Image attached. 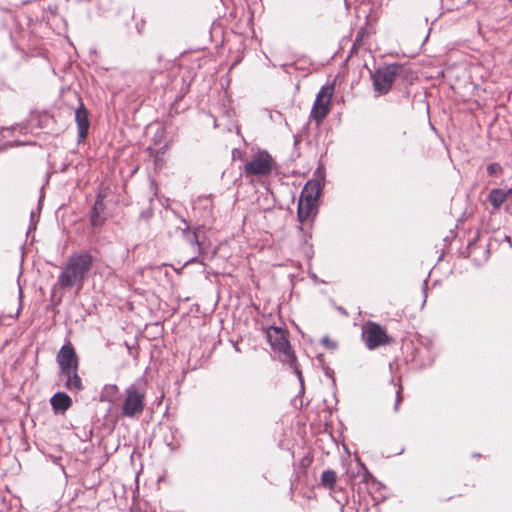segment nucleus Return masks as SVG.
Returning a JSON list of instances; mask_svg holds the SVG:
<instances>
[{"instance_id": "obj_1", "label": "nucleus", "mask_w": 512, "mask_h": 512, "mask_svg": "<svg viewBox=\"0 0 512 512\" xmlns=\"http://www.w3.org/2000/svg\"><path fill=\"white\" fill-rule=\"evenodd\" d=\"M92 266L93 257L89 252L82 251L72 254L58 276L57 285L63 289L75 286L81 288Z\"/></svg>"}, {"instance_id": "obj_2", "label": "nucleus", "mask_w": 512, "mask_h": 512, "mask_svg": "<svg viewBox=\"0 0 512 512\" xmlns=\"http://www.w3.org/2000/svg\"><path fill=\"white\" fill-rule=\"evenodd\" d=\"M267 339L274 352L278 353L280 361L289 364L294 368L295 373L301 380V371L296 367V357L291 349L284 331L278 327H271L267 331Z\"/></svg>"}, {"instance_id": "obj_3", "label": "nucleus", "mask_w": 512, "mask_h": 512, "mask_svg": "<svg viewBox=\"0 0 512 512\" xmlns=\"http://www.w3.org/2000/svg\"><path fill=\"white\" fill-rule=\"evenodd\" d=\"M145 388L139 379L125 389V398L122 406V415L132 418L140 414L145 406Z\"/></svg>"}, {"instance_id": "obj_4", "label": "nucleus", "mask_w": 512, "mask_h": 512, "mask_svg": "<svg viewBox=\"0 0 512 512\" xmlns=\"http://www.w3.org/2000/svg\"><path fill=\"white\" fill-rule=\"evenodd\" d=\"M396 74V65L380 67L372 74L373 87L377 95H384L388 93Z\"/></svg>"}, {"instance_id": "obj_5", "label": "nucleus", "mask_w": 512, "mask_h": 512, "mask_svg": "<svg viewBox=\"0 0 512 512\" xmlns=\"http://www.w3.org/2000/svg\"><path fill=\"white\" fill-rule=\"evenodd\" d=\"M274 161L267 152H260L245 164L246 176H266L271 173Z\"/></svg>"}, {"instance_id": "obj_6", "label": "nucleus", "mask_w": 512, "mask_h": 512, "mask_svg": "<svg viewBox=\"0 0 512 512\" xmlns=\"http://www.w3.org/2000/svg\"><path fill=\"white\" fill-rule=\"evenodd\" d=\"M333 90V86H324L316 95V99L310 112V117L317 123L322 122L328 114Z\"/></svg>"}, {"instance_id": "obj_7", "label": "nucleus", "mask_w": 512, "mask_h": 512, "mask_svg": "<svg viewBox=\"0 0 512 512\" xmlns=\"http://www.w3.org/2000/svg\"><path fill=\"white\" fill-rule=\"evenodd\" d=\"M362 337L366 347L370 350L388 342V336L385 330L375 323H369L363 328Z\"/></svg>"}, {"instance_id": "obj_8", "label": "nucleus", "mask_w": 512, "mask_h": 512, "mask_svg": "<svg viewBox=\"0 0 512 512\" xmlns=\"http://www.w3.org/2000/svg\"><path fill=\"white\" fill-rule=\"evenodd\" d=\"M315 175L318 177V179L308 181L305 184L300 194V199L317 203V199L321 190V181L324 180L322 169L318 168L315 172Z\"/></svg>"}, {"instance_id": "obj_9", "label": "nucleus", "mask_w": 512, "mask_h": 512, "mask_svg": "<svg viewBox=\"0 0 512 512\" xmlns=\"http://www.w3.org/2000/svg\"><path fill=\"white\" fill-rule=\"evenodd\" d=\"M57 363L60 370L79 367L78 356L71 344L63 345L57 355Z\"/></svg>"}, {"instance_id": "obj_10", "label": "nucleus", "mask_w": 512, "mask_h": 512, "mask_svg": "<svg viewBox=\"0 0 512 512\" xmlns=\"http://www.w3.org/2000/svg\"><path fill=\"white\" fill-rule=\"evenodd\" d=\"M60 376L65 378V387L70 391L83 389L82 380L78 375V367L60 370Z\"/></svg>"}, {"instance_id": "obj_11", "label": "nucleus", "mask_w": 512, "mask_h": 512, "mask_svg": "<svg viewBox=\"0 0 512 512\" xmlns=\"http://www.w3.org/2000/svg\"><path fill=\"white\" fill-rule=\"evenodd\" d=\"M75 121L78 127V137L81 141L87 137L90 126L88 111L82 102H80L79 107L75 111Z\"/></svg>"}, {"instance_id": "obj_12", "label": "nucleus", "mask_w": 512, "mask_h": 512, "mask_svg": "<svg viewBox=\"0 0 512 512\" xmlns=\"http://www.w3.org/2000/svg\"><path fill=\"white\" fill-rule=\"evenodd\" d=\"M317 203L299 199L297 215L300 222H304L315 216L317 212Z\"/></svg>"}, {"instance_id": "obj_13", "label": "nucleus", "mask_w": 512, "mask_h": 512, "mask_svg": "<svg viewBox=\"0 0 512 512\" xmlns=\"http://www.w3.org/2000/svg\"><path fill=\"white\" fill-rule=\"evenodd\" d=\"M50 403L55 412H64L71 407L72 400L66 393L57 392L51 397Z\"/></svg>"}, {"instance_id": "obj_14", "label": "nucleus", "mask_w": 512, "mask_h": 512, "mask_svg": "<svg viewBox=\"0 0 512 512\" xmlns=\"http://www.w3.org/2000/svg\"><path fill=\"white\" fill-rule=\"evenodd\" d=\"M104 202H103V198L99 195L95 201V204L93 206V209H92V213H91V224L93 226H100L103 224L104 222V217L102 216V213L104 211Z\"/></svg>"}, {"instance_id": "obj_15", "label": "nucleus", "mask_w": 512, "mask_h": 512, "mask_svg": "<svg viewBox=\"0 0 512 512\" xmlns=\"http://www.w3.org/2000/svg\"><path fill=\"white\" fill-rule=\"evenodd\" d=\"M512 189L508 191H503L501 189H493L490 191L488 195V200L494 208H499L511 195Z\"/></svg>"}, {"instance_id": "obj_16", "label": "nucleus", "mask_w": 512, "mask_h": 512, "mask_svg": "<svg viewBox=\"0 0 512 512\" xmlns=\"http://www.w3.org/2000/svg\"><path fill=\"white\" fill-rule=\"evenodd\" d=\"M119 388L115 384H107L100 392L99 400L101 402L114 403L118 397Z\"/></svg>"}, {"instance_id": "obj_17", "label": "nucleus", "mask_w": 512, "mask_h": 512, "mask_svg": "<svg viewBox=\"0 0 512 512\" xmlns=\"http://www.w3.org/2000/svg\"><path fill=\"white\" fill-rule=\"evenodd\" d=\"M321 483L323 486L332 488L336 483V473L333 470H326L321 475Z\"/></svg>"}, {"instance_id": "obj_18", "label": "nucleus", "mask_w": 512, "mask_h": 512, "mask_svg": "<svg viewBox=\"0 0 512 512\" xmlns=\"http://www.w3.org/2000/svg\"><path fill=\"white\" fill-rule=\"evenodd\" d=\"M321 343L326 349L331 350V351H335L338 347L337 342L330 339L328 336L322 337Z\"/></svg>"}, {"instance_id": "obj_19", "label": "nucleus", "mask_w": 512, "mask_h": 512, "mask_svg": "<svg viewBox=\"0 0 512 512\" xmlns=\"http://www.w3.org/2000/svg\"><path fill=\"white\" fill-rule=\"evenodd\" d=\"M487 172L490 176L496 175L502 172V167L499 163H491L487 167Z\"/></svg>"}, {"instance_id": "obj_20", "label": "nucleus", "mask_w": 512, "mask_h": 512, "mask_svg": "<svg viewBox=\"0 0 512 512\" xmlns=\"http://www.w3.org/2000/svg\"><path fill=\"white\" fill-rule=\"evenodd\" d=\"M30 219H31V223L29 225V229H28V233L32 230H35L36 229V223H37V220H38V216L35 214L34 211L31 212L30 214Z\"/></svg>"}, {"instance_id": "obj_21", "label": "nucleus", "mask_w": 512, "mask_h": 512, "mask_svg": "<svg viewBox=\"0 0 512 512\" xmlns=\"http://www.w3.org/2000/svg\"><path fill=\"white\" fill-rule=\"evenodd\" d=\"M188 240L190 241V243L193 245V246H196L197 247V252L198 253H201V248L199 246V241H198V236L196 234V232L193 233V235L189 238Z\"/></svg>"}, {"instance_id": "obj_22", "label": "nucleus", "mask_w": 512, "mask_h": 512, "mask_svg": "<svg viewBox=\"0 0 512 512\" xmlns=\"http://www.w3.org/2000/svg\"><path fill=\"white\" fill-rule=\"evenodd\" d=\"M401 387L399 386L397 391H396V401H395V406H394V410L397 411L398 410V406H399V403L401 401Z\"/></svg>"}, {"instance_id": "obj_23", "label": "nucleus", "mask_w": 512, "mask_h": 512, "mask_svg": "<svg viewBox=\"0 0 512 512\" xmlns=\"http://www.w3.org/2000/svg\"><path fill=\"white\" fill-rule=\"evenodd\" d=\"M194 262H196V258H195V257H193V258H191V259L187 260V261L185 262V265H188V264H191V263H194Z\"/></svg>"}, {"instance_id": "obj_24", "label": "nucleus", "mask_w": 512, "mask_h": 512, "mask_svg": "<svg viewBox=\"0 0 512 512\" xmlns=\"http://www.w3.org/2000/svg\"><path fill=\"white\" fill-rule=\"evenodd\" d=\"M11 129H12V128H2V127H0V133H1L2 131H9V130H11Z\"/></svg>"}, {"instance_id": "obj_25", "label": "nucleus", "mask_w": 512, "mask_h": 512, "mask_svg": "<svg viewBox=\"0 0 512 512\" xmlns=\"http://www.w3.org/2000/svg\"><path fill=\"white\" fill-rule=\"evenodd\" d=\"M236 153H239V152H238V150H237V149H234V150H233V157H234V158H235V156H236Z\"/></svg>"}]
</instances>
